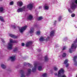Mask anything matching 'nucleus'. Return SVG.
<instances>
[{"label": "nucleus", "mask_w": 77, "mask_h": 77, "mask_svg": "<svg viewBox=\"0 0 77 77\" xmlns=\"http://www.w3.org/2000/svg\"><path fill=\"white\" fill-rule=\"evenodd\" d=\"M70 8L72 10H74L76 8V4H77V0H72L70 2Z\"/></svg>", "instance_id": "f257e3e1"}, {"label": "nucleus", "mask_w": 77, "mask_h": 77, "mask_svg": "<svg viewBox=\"0 0 77 77\" xmlns=\"http://www.w3.org/2000/svg\"><path fill=\"white\" fill-rule=\"evenodd\" d=\"M10 43L9 42L8 44L7 45V48L9 50H11V49H12V45H13L12 43L16 42V41L15 40H12L11 39H10Z\"/></svg>", "instance_id": "f03ea898"}, {"label": "nucleus", "mask_w": 77, "mask_h": 77, "mask_svg": "<svg viewBox=\"0 0 77 77\" xmlns=\"http://www.w3.org/2000/svg\"><path fill=\"white\" fill-rule=\"evenodd\" d=\"M65 72V71L63 69H61L58 72V77H66V76L65 75H63L62 76L61 74H63Z\"/></svg>", "instance_id": "7ed1b4c3"}, {"label": "nucleus", "mask_w": 77, "mask_h": 77, "mask_svg": "<svg viewBox=\"0 0 77 77\" xmlns=\"http://www.w3.org/2000/svg\"><path fill=\"white\" fill-rule=\"evenodd\" d=\"M27 8L29 10H32L33 8V3H30L27 5Z\"/></svg>", "instance_id": "20e7f679"}, {"label": "nucleus", "mask_w": 77, "mask_h": 77, "mask_svg": "<svg viewBox=\"0 0 77 77\" xmlns=\"http://www.w3.org/2000/svg\"><path fill=\"white\" fill-rule=\"evenodd\" d=\"M27 27V26H25L23 27H22L19 29V31H20V33H23Z\"/></svg>", "instance_id": "39448f33"}, {"label": "nucleus", "mask_w": 77, "mask_h": 77, "mask_svg": "<svg viewBox=\"0 0 77 77\" xmlns=\"http://www.w3.org/2000/svg\"><path fill=\"white\" fill-rule=\"evenodd\" d=\"M25 11V7L24 6L23 8H20L17 10V12H22L23 11Z\"/></svg>", "instance_id": "423d86ee"}, {"label": "nucleus", "mask_w": 77, "mask_h": 77, "mask_svg": "<svg viewBox=\"0 0 77 77\" xmlns=\"http://www.w3.org/2000/svg\"><path fill=\"white\" fill-rule=\"evenodd\" d=\"M77 45L75 43H73L72 44L71 46L72 49H75L77 48Z\"/></svg>", "instance_id": "0eeeda50"}, {"label": "nucleus", "mask_w": 77, "mask_h": 77, "mask_svg": "<svg viewBox=\"0 0 77 77\" xmlns=\"http://www.w3.org/2000/svg\"><path fill=\"white\" fill-rule=\"evenodd\" d=\"M20 72L21 73V75L20 76L21 77H26V75H24V71L23 70H21L20 71Z\"/></svg>", "instance_id": "6e6552de"}, {"label": "nucleus", "mask_w": 77, "mask_h": 77, "mask_svg": "<svg viewBox=\"0 0 77 77\" xmlns=\"http://www.w3.org/2000/svg\"><path fill=\"white\" fill-rule=\"evenodd\" d=\"M55 32V30H53L51 31L50 33V35L51 36H54V32Z\"/></svg>", "instance_id": "1a4fd4ad"}, {"label": "nucleus", "mask_w": 77, "mask_h": 77, "mask_svg": "<svg viewBox=\"0 0 77 77\" xmlns=\"http://www.w3.org/2000/svg\"><path fill=\"white\" fill-rule=\"evenodd\" d=\"M27 64H28V66L29 68H32V64L29 63H28L27 64L26 63H24V66H26V65H27Z\"/></svg>", "instance_id": "9d476101"}, {"label": "nucleus", "mask_w": 77, "mask_h": 77, "mask_svg": "<svg viewBox=\"0 0 77 77\" xmlns=\"http://www.w3.org/2000/svg\"><path fill=\"white\" fill-rule=\"evenodd\" d=\"M31 71L32 70H31V69H29L28 70V72L26 74V75L27 76H29V75L30 74Z\"/></svg>", "instance_id": "9b49d317"}, {"label": "nucleus", "mask_w": 77, "mask_h": 77, "mask_svg": "<svg viewBox=\"0 0 77 77\" xmlns=\"http://www.w3.org/2000/svg\"><path fill=\"white\" fill-rule=\"evenodd\" d=\"M43 8L44 10H48L49 9V7L47 5H45L44 7Z\"/></svg>", "instance_id": "f8f14e48"}, {"label": "nucleus", "mask_w": 77, "mask_h": 77, "mask_svg": "<svg viewBox=\"0 0 77 77\" xmlns=\"http://www.w3.org/2000/svg\"><path fill=\"white\" fill-rule=\"evenodd\" d=\"M31 44H32V42H27L26 44V46L27 47L30 45Z\"/></svg>", "instance_id": "ddd939ff"}, {"label": "nucleus", "mask_w": 77, "mask_h": 77, "mask_svg": "<svg viewBox=\"0 0 77 77\" xmlns=\"http://www.w3.org/2000/svg\"><path fill=\"white\" fill-rule=\"evenodd\" d=\"M17 4L20 7L23 5V2H17Z\"/></svg>", "instance_id": "4468645a"}, {"label": "nucleus", "mask_w": 77, "mask_h": 77, "mask_svg": "<svg viewBox=\"0 0 77 77\" xmlns=\"http://www.w3.org/2000/svg\"><path fill=\"white\" fill-rule=\"evenodd\" d=\"M34 32V28L33 27H32L30 30V31L29 32L30 33H33V32Z\"/></svg>", "instance_id": "2eb2a0df"}, {"label": "nucleus", "mask_w": 77, "mask_h": 77, "mask_svg": "<svg viewBox=\"0 0 77 77\" xmlns=\"http://www.w3.org/2000/svg\"><path fill=\"white\" fill-rule=\"evenodd\" d=\"M10 59L11 60V61H14L15 60L16 58H15V57H10Z\"/></svg>", "instance_id": "dca6fc26"}, {"label": "nucleus", "mask_w": 77, "mask_h": 77, "mask_svg": "<svg viewBox=\"0 0 77 77\" xmlns=\"http://www.w3.org/2000/svg\"><path fill=\"white\" fill-rule=\"evenodd\" d=\"M33 18V17L31 15H29V17H27V19L29 20H32Z\"/></svg>", "instance_id": "f3484780"}, {"label": "nucleus", "mask_w": 77, "mask_h": 77, "mask_svg": "<svg viewBox=\"0 0 77 77\" xmlns=\"http://www.w3.org/2000/svg\"><path fill=\"white\" fill-rule=\"evenodd\" d=\"M10 36L11 37V38H17V36H15V35H14L13 34H10Z\"/></svg>", "instance_id": "a211bd4d"}, {"label": "nucleus", "mask_w": 77, "mask_h": 77, "mask_svg": "<svg viewBox=\"0 0 77 77\" xmlns=\"http://www.w3.org/2000/svg\"><path fill=\"white\" fill-rule=\"evenodd\" d=\"M0 20L1 21H2V22H4V23L5 22V20H4V19L2 17H0Z\"/></svg>", "instance_id": "6ab92c4d"}, {"label": "nucleus", "mask_w": 77, "mask_h": 77, "mask_svg": "<svg viewBox=\"0 0 77 77\" xmlns=\"http://www.w3.org/2000/svg\"><path fill=\"white\" fill-rule=\"evenodd\" d=\"M45 39L43 37H41L39 39V41H45Z\"/></svg>", "instance_id": "aec40b11"}, {"label": "nucleus", "mask_w": 77, "mask_h": 77, "mask_svg": "<svg viewBox=\"0 0 77 77\" xmlns=\"http://www.w3.org/2000/svg\"><path fill=\"white\" fill-rule=\"evenodd\" d=\"M42 66H39L38 67V69L39 71H42Z\"/></svg>", "instance_id": "412c9836"}, {"label": "nucleus", "mask_w": 77, "mask_h": 77, "mask_svg": "<svg viewBox=\"0 0 77 77\" xmlns=\"http://www.w3.org/2000/svg\"><path fill=\"white\" fill-rule=\"evenodd\" d=\"M36 66L35 65L34 67L32 69V72H35L36 71Z\"/></svg>", "instance_id": "4be33fe9"}, {"label": "nucleus", "mask_w": 77, "mask_h": 77, "mask_svg": "<svg viewBox=\"0 0 77 77\" xmlns=\"http://www.w3.org/2000/svg\"><path fill=\"white\" fill-rule=\"evenodd\" d=\"M1 66L2 68L3 69H5V68H6V66L3 64H1Z\"/></svg>", "instance_id": "5701e85b"}, {"label": "nucleus", "mask_w": 77, "mask_h": 77, "mask_svg": "<svg viewBox=\"0 0 77 77\" xmlns=\"http://www.w3.org/2000/svg\"><path fill=\"white\" fill-rule=\"evenodd\" d=\"M48 60V58L47 57V56H46L45 57V61H47Z\"/></svg>", "instance_id": "b1692460"}, {"label": "nucleus", "mask_w": 77, "mask_h": 77, "mask_svg": "<svg viewBox=\"0 0 77 77\" xmlns=\"http://www.w3.org/2000/svg\"><path fill=\"white\" fill-rule=\"evenodd\" d=\"M66 53H64L63 54V55L62 56V57H66Z\"/></svg>", "instance_id": "393cba45"}, {"label": "nucleus", "mask_w": 77, "mask_h": 77, "mask_svg": "<svg viewBox=\"0 0 77 77\" xmlns=\"http://www.w3.org/2000/svg\"><path fill=\"white\" fill-rule=\"evenodd\" d=\"M68 62V60L66 59L65 60V61L64 62V64H66Z\"/></svg>", "instance_id": "a878e982"}, {"label": "nucleus", "mask_w": 77, "mask_h": 77, "mask_svg": "<svg viewBox=\"0 0 77 77\" xmlns=\"http://www.w3.org/2000/svg\"><path fill=\"white\" fill-rule=\"evenodd\" d=\"M42 76H43V77H47V73H44L43 75Z\"/></svg>", "instance_id": "bb28decb"}, {"label": "nucleus", "mask_w": 77, "mask_h": 77, "mask_svg": "<svg viewBox=\"0 0 77 77\" xmlns=\"http://www.w3.org/2000/svg\"><path fill=\"white\" fill-rule=\"evenodd\" d=\"M3 8L1 7L0 8V12H3Z\"/></svg>", "instance_id": "cd10ccee"}, {"label": "nucleus", "mask_w": 77, "mask_h": 77, "mask_svg": "<svg viewBox=\"0 0 77 77\" xmlns=\"http://www.w3.org/2000/svg\"><path fill=\"white\" fill-rule=\"evenodd\" d=\"M67 48V47H66L64 46L62 50H66V49Z\"/></svg>", "instance_id": "c85d7f7f"}, {"label": "nucleus", "mask_w": 77, "mask_h": 77, "mask_svg": "<svg viewBox=\"0 0 77 77\" xmlns=\"http://www.w3.org/2000/svg\"><path fill=\"white\" fill-rule=\"evenodd\" d=\"M42 19H43V17H39L38 18V20H42Z\"/></svg>", "instance_id": "c756f323"}, {"label": "nucleus", "mask_w": 77, "mask_h": 77, "mask_svg": "<svg viewBox=\"0 0 77 77\" xmlns=\"http://www.w3.org/2000/svg\"><path fill=\"white\" fill-rule=\"evenodd\" d=\"M41 33V32L40 31H37L36 32V35H39Z\"/></svg>", "instance_id": "7c9ffc66"}, {"label": "nucleus", "mask_w": 77, "mask_h": 77, "mask_svg": "<svg viewBox=\"0 0 77 77\" xmlns=\"http://www.w3.org/2000/svg\"><path fill=\"white\" fill-rule=\"evenodd\" d=\"M75 16V14H72L71 16L72 17H74Z\"/></svg>", "instance_id": "2f4dec72"}, {"label": "nucleus", "mask_w": 77, "mask_h": 77, "mask_svg": "<svg viewBox=\"0 0 77 77\" xmlns=\"http://www.w3.org/2000/svg\"><path fill=\"white\" fill-rule=\"evenodd\" d=\"M77 58V56H75L73 58V60L74 61H75V59Z\"/></svg>", "instance_id": "473e14b6"}, {"label": "nucleus", "mask_w": 77, "mask_h": 77, "mask_svg": "<svg viewBox=\"0 0 77 77\" xmlns=\"http://www.w3.org/2000/svg\"><path fill=\"white\" fill-rule=\"evenodd\" d=\"M68 11L69 12H70V13H72V11H71V9H68Z\"/></svg>", "instance_id": "72a5a7b5"}, {"label": "nucleus", "mask_w": 77, "mask_h": 77, "mask_svg": "<svg viewBox=\"0 0 77 77\" xmlns=\"http://www.w3.org/2000/svg\"><path fill=\"white\" fill-rule=\"evenodd\" d=\"M14 4V2L12 1L10 3V5H12Z\"/></svg>", "instance_id": "f704fd0d"}, {"label": "nucleus", "mask_w": 77, "mask_h": 77, "mask_svg": "<svg viewBox=\"0 0 77 77\" xmlns=\"http://www.w3.org/2000/svg\"><path fill=\"white\" fill-rule=\"evenodd\" d=\"M62 18V16H60L59 18V21H60V19Z\"/></svg>", "instance_id": "c9c22d12"}, {"label": "nucleus", "mask_w": 77, "mask_h": 77, "mask_svg": "<svg viewBox=\"0 0 77 77\" xmlns=\"http://www.w3.org/2000/svg\"><path fill=\"white\" fill-rule=\"evenodd\" d=\"M57 68L56 67H54V69L55 71H57Z\"/></svg>", "instance_id": "e433bc0d"}, {"label": "nucleus", "mask_w": 77, "mask_h": 77, "mask_svg": "<svg viewBox=\"0 0 77 77\" xmlns=\"http://www.w3.org/2000/svg\"><path fill=\"white\" fill-rule=\"evenodd\" d=\"M69 52L70 53H71L72 52V50H71V49H69Z\"/></svg>", "instance_id": "4c0bfd02"}, {"label": "nucleus", "mask_w": 77, "mask_h": 77, "mask_svg": "<svg viewBox=\"0 0 77 77\" xmlns=\"http://www.w3.org/2000/svg\"><path fill=\"white\" fill-rule=\"evenodd\" d=\"M74 43H76V42H77V38L76 39L75 41L74 42Z\"/></svg>", "instance_id": "58836bf2"}, {"label": "nucleus", "mask_w": 77, "mask_h": 77, "mask_svg": "<svg viewBox=\"0 0 77 77\" xmlns=\"http://www.w3.org/2000/svg\"><path fill=\"white\" fill-rule=\"evenodd\" d=\"M42 8V6H40L39 7V9H41Z\"/></svg>", "instance_id": "ea45409f"}, {"label": "nucleus", "mask_w": 77, "mask_h": 77, "mask_svg": "<svg viewBox=\"0 0 77 77\" xmlns=\"http://www.w3.org/2000/svg\"><path fill=\"white\" fill-rule=\"evenodd\" d=\"M22 46H24V43H22Z\"/></svg>", "instance_id": "a19ab883"}, {"label": "nucleus", "mask_w": 77, "mask_h": 77, "mask_svg": "<svg viewBox=\"0 0 77 77\" xmlns=\"http://www.w3.org/2000/svg\"><path fill=\"white\" fill-rule=\"evenodd\" d=\"M69 64H66V67H68V66H69Z\"/></svg>", "instance_id": "79ce46f5"}, {"label": "nucleus", "mask_w": 77, "mask_h": 77, "mask_svg": "<svg viewBox=\"0 0 77 77\" xmlns=\"http://www.w3.org/2000/svg\"><path fill=\"white\" fill-rule=\"evenodd\" d=\"M17 51V49H15L14 50V51Z\"/></svg>", "instance_id": "37998d69"}, {"label": "nucleus", "mask_w": 77, "mask_h": 77, "mask_svg": "<svg viewBox=\"0 0 77 77\" xmlns=\"http://www.w3.org/2000/svg\"><path fill=\"white\" fill-rule=\"evenodd\" d=\"M54 75H57V73H55Z\"/></svg>", "instance_id": "c03bdc74"}, {"label": "nucleus", "mask_w": 77, "mask_h": 77, "mask_svg": "<svg viewBox=\"0 0 77 77\" xmlns=\"http://www.w3.org/2000/svg\"><path fill=\"white\" fill-rule=\"evenodd\" d=\"M12 27L14 28V29H15V26H12Z\"/></svg>", "instance_id": "a18cd8bd"}, {"label": "nucleus", "mask_w": 77, "mask_h": 77, "mask_svg": "<svg viewBox=\"0 0 77 77\" xmlns=\"http://www.w3.org/2000/svg\"><path fill=\"white\" fill-rule=\"evenodd\" d=\"M2 41L3 42H5V41H4V40H3V39L2 40Z\"/></svg>", "instance_id": "49530a36"}, {"label": "nucleus", "mask_w": 77, "mask_h": 77, "mask_svg": "<svg viewBox=\"0 0 77 77\" xmlns=\"http://www.w3.org/2000/svg\"><path fill=\"white\" fill-rule=\"evenodd\" d=\"M76 77H77V75H76Z\"/></svg>", "instance_id": "de8ad7c7"}, {"label": "nucleus", "mask_w": 77, "mask_h": 77, "mask_svg": "<svg viewBox=\"0 0 77 77\" xmlns=\"http://www.w3.org/2000/svg\"><path fill=\"white\" fill-rule=\"evenodd\" d=\"M2 0H0V1H2Z\"/></svg>", "instance_id": "09e8293b"}]
</instances>
